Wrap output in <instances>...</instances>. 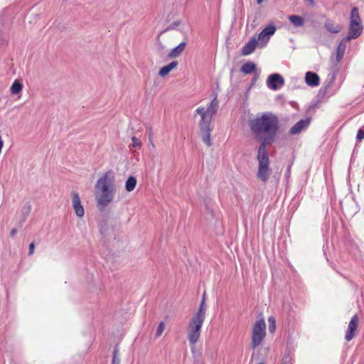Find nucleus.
<instances>
[{
	"mask_svg": "<svg viewBox=\"0 0 364 364\" xmlns=\"http://www.w3.org/2000/svg\"><path fill=\"white\" fill-rule=\"evenodd\" d=\"M350 23H361V20L359 15V11L357 7H353L350 11Z\"/></svg>",
	"mask_w": 364,
	"mask_h": 364,
	"instance_id": "b1692460",
	"label": "nucleus"
},
{
	"mask_svg": "<svg viewBox=\"0 0 364 364\" xmlns=\"http://www.w3.org/2000/svg\"><path fill=\"white\" fill-rule=\"evenodd\" d=\"M166 47L158 39L157 41V49L159 53H162L165 50Z\"/></svg>",
	"mask_w": 364,
	"mask_h": 364,
	"instance_id": "2f4dec72",
	"label": "nucleus"
},
{
	"mask_svg": "<svg viewBox=\"0 0 364 364\" xmlns=\"http://www.w3.org/2000/svg\"><path fill=\"white\" fill-rule=\"evenodd\" d=\"M165 329V323L164 321H161L158 326L156 331V337H160Z\"/></svg>",
	"mask_w": 364,
	"mask_h": 364,
	"instance_id": "cd10ccee",
	"label": "nucleus"
},
{
	"mask_svg": "<svg viewBox=\"0 0 364 364\" xmlns=\"http://www.w3.org/2000/svg\"><path fill=\"white\" fill-rule=\"evenodd\" d=\"M72 204L76 215L79 218L83 217L85 214L84 208L79 194L75 191L72 192Z\"/></svg>",
	"mask_w": 364,
	"mask_h": 364,
	"instance_id": "9b49d317",
	"label": "nucleus"
},
{
	"mask_svg": "<svg viewBox=\"0 0 364 364\" xmlns=\"http://www.w3.org/2000/svg\"><path fill=\"white\" fill-rule=\"evenodd\" d=\"M358 316L354 315L348 323V329L346 333L345 338L347 341H351L356 335L358 326Z\"/></svg>",
	"mask_w": 364,
	"mask_h": 364,
	"instance_id": "1a4fd4ad",
	"label": "nucleus"
},
{
	"mask_svg": "<svg viewBox=\"0 0 364 364\" xmlns=\"http://www.w3.org/2000/svg\"><path fill=\"white\" fill-rule=\"evenodd\" d=\"M309 118L301 119L290 129L289 133L292 135L299 134L301 131L306 129L309 127Z\"/></svg>",
	"mask_w": 364,
	"mask_h": 364,
	"instance_id": "ddd939ff",
	"label": "nucleus"
},
{
	"mask_svg": "<svg viewBox=\"0 0 364 364\" xmlns=\"http://www.w3.org/2000/svg\"><path fill=\"white\" fill-rule=\"evenodd\" d=\"M114 182L113 173L107 171L97 180L95 184V200L97 207L101 212L104 211L115 198L116 186Z\"/></svg>",
	"mask_w": 364,
	"mask_h": 364,
	"instance_id": "f03ea898",
	"label": "nucleus"
},
{
	"mask_svg": "<svg viewBox=\"0 0 364 364\" xmlns=\"http://www.w3.org/2000/svg\"><path fill=\"white\" fill-rule=\"evenodd\" d=\"M31 204L30 203H27L23 205V207L21 208V214H22V220L24 221L26 218L28 216L31 211Z\"/></svg>",
	"mask_w": 364,
	"mask_h": 364,
	"instance_id": "a878e982",
	"label": "nucleus"
},
{
	"mask_svg": "<svg viewBox=\"0 0 364 364\" xmlns=\"http://www.w3.org/2000/svg\"><path fill=\"white\" fill-rule=\"evenodd\" d=\"M257 364H264L263 363H257Z\"/></svg>",
	"mask_w": 364,
	"mask_h": 364,
	"instance_id": "4c0bfd02",
	"label": "nucleus"
},
{
	"mask_svg": "<svg viewBox=\"0 0 364 364\" xmlns=\"http://www.w3.org/2000/svg\"><path fill=\"white\" fill-rule=\"evenodd\" d=\"M34 248H35L34 243L33 242L30 243L28 255H32L33 254Z\"/></svg>",
	"mask_w": 364,
	"mask_h": 364,
	"instance_id": "473e14b6",
	"label": "nucleus"
},
{
	"mask_svg": "<svg viewBox=\"0 0 364 364\" xmlns=\"http://www.w3.org/2000/svg\"><path fill=\"white\" fill-rule=\"evenodd\" d=\"M266 336V324L263 318L257 320L252 326L251 347L255 349L259 346Z\"/></svg>",
	"mask_w": 364,
	"mask_h": 364,
	"instance_id": "39448f33",
	"label": "nucleus"
},
{
	"mask_svg": "<svg viewBox=\"0 0 364 364\" xmlns=\"http://www.w3.org/2000/svg\"><path fill=\"white\" fill-rule=\"evenodd\" d=\"M178 64L177 61H172L169 64L162 67L159 72V75L163 77H166L172 70L178 66Z\"/></svg>",
	"mask_w": 364,
	"mask_h": 364,
	"instance_id": "6ab92c4d",
	"label": "nucleus"
},
{
	"mask_svg": "<svg viewBox=\"0 0 364 364\" xmlns=\"http://www.w3.org/2000/svg\"><path fill=\"white\" fill-rule=\"evenodd\" d=\"M347 42H348V41H347L345 38H343L338 46L336 53V60L338 62H340L344 55L345 50L346 49Z\"/></svg>",
	"mask_w": 364,
	"mask_h": 364,
	"instance_id": "a211bd4d",
	"label": "nucleus"
},
{
	"mask_svg": "<svg viewBox=\"0 0 364 364\" xmlns=\"http://www.w3.org/2000/svg\"><path fill=\"white\" fill-rule=\"evenodd\" d=\"M117 350L114 349L112 356V364H120V359L117 357Z\"/></svg>",
	"mask_w": 364,
	"mask_h": 364,
	"instance_id": "c756f323",
	"label": "nucleus"
},
{
	"mask_svg": "<svg viewBox=\"0 0 364 364\" xmlns=\"http://www.w3.org/2000/svg\"><path fill=\"white\" fill-rule=\"evenodd\" d=\"M205 312H206V305H205V303L204 301V298H203L201 301L199 309H198L197 312L193 316L205 320Z\"/></svg>",
	"mask_w": 364,
	"mask_h": 364,
	"instance_id": "aec40b11",
	"label": "nucleus"
},
{
	"mask_svg": "<svg viewBox=\"0 0 364 364\" xmlns=\"http://www.w3.org/2000/svg\"><path fill=\"white\" fill-rule=\"evenodd\" d=\"M257 159L258 161V170L257 177L259 181L266 183L269 177L271 169L269 168V159L267 149L259 148Z\"/></svg>",
	"mask_w": 364,
	"mask_h": 364,
	"instance_id": "7ed1b4c3",
	"label": "nucleus"
},
{
	"mask_svg": "<svg viewBox=\"0 0 364 364\" xmlns=\"http://www.w3.org/2000/svg\"><path fill=\"white\" fill-rule=\"evenodd\" d=\"M136 179L134 176H129L125 183V189L128 192L134 191L136 186Z\"/></svg>",
	"mask_w": 364,
	"mask_h": 364,
	"instance_id": "5701e85b",
	"label": "nucleus"
},
{
	"mask_svg": "<svg viewBox=\"0 0 364 364\" xmlns=\"http://www.w3.org/2000/svg\"><path fill=\"white\" fill-rule=\"evenodd\" d=\"M210 124V123L204 122H200L199 123L201 139L208 146H210L212 145Z\"/></svg>",
	"mask_w": 364,
	"mask_h": 364,
	"instance_id": "9d476101",
	"label": "nucleus"
},
{
	"mask_svg": "<svg viewBox=\"0 0 364 364\" xmlns=\"http://www.w3.org/2000/svg\"><path fill=\"white\" fill-rule=\"evenodd\" d=\"M186 46V42H181L178 46L173 48L168 54V58H175L181 55Z\"/></svg>",
	"mask_w": 364,
	"mask_h": 364,
	"instance_id": "dca6fc26",
	"label": "nucleus"
},
{
	"mask_svg": "<svg viewBox=\"0 0 364 364\" xmlns=\"http://www.w3.org/2000/svg\"><path fill=\"white\" fill-rule=\"evenodd\" d=\"M362 26L361 23H350V28L348 31V33L345 39L350 41L351 39L357 38L362 33Z\"/></svg>",
	"mask_w": 364,
	"mask_h": 364,
	"instance_id": "f8f14e48",
	"label": "nucleus"
},
{
	"mask_svg": "<svg viewBox=\"0 0 364 364\" xmlns=\"http://www.w3.org/2000/svg\"><path fill=\"white\" fill-rule=\"evenodd\" d=\"M305 80L306 84L310 86H318L320 81L318 75L310 71L306 73Z\"/></svg>",
	"mask_w": 364,
	"mask_h": 364,
	"instance_id": "2eb2a0df",
	"label": "nucleus"
},
{
	"mask_svg": "<svg viewBox=\"0 0 364 364\" xmlns=\"http://www.w3.org/2000/svg\"><path fill=\"white\" fill-rule=\"evenodd\" d=\"M23 88V85L18 80H15L11 86V92L13 95L18 94Z\"/></svg>",
	"mask_w": 364,
	"mask_h": 364,
	"instance_id": "393cba45",
	"label": "nucleus"
},
{
	"mask_svg": "<svg viewBox=\"0 0 364 364\" xmlns=\"http://www.w3.org/2000/svg\"><path fill=\"white\" fill-rule=\"evenodd\" d=\"M132 146L133 148H136V149H140L141 148V143L136 136H132Z\"/></svg>",
	"mask_w": 364,
	"mask_h": 364,
	"instance_id": "c85d7f7f",
	"label": "nucleus"
},
{
	"mask_svg": "<svg viewBox=\"0 0 364 364\" xmlns=\"http://www.w3.org/2000/svg\"><path fill=\"white\" fill-rule=\"evenodd\" d=\"M269 322V331L272 333H274L276 330V321L273 316H269L268 318Z\"/></svg>",
	"mask_w": 364,
	"mask_h": 364,
	"instance_id": "bb28decb",
	"label": "nucleus"
},
{
	"mask_svg": "<svg viewBox=\"0 0 364 364\" xmlns=\"http://www.w3.org/2000/svg\"><path fill=\"white\" fill-rule=\"evenodd\" d=\"M248 124L254 139L260 143L259 148L267 149V146L274 141L279 130V120L272 112H264L250 119Z\"/></svg>",
	"mask_w": 364,
	"mask_h": 364,
	"instance_id": "f257e3e1",
	"label": "nucleus"
},
{
	"mask_svg": "<svg viewBox=\"0 0 364 364\" xmlns=\"http://www.w3.org/2000/svg\"><path fill=\"white\" fill-rule=\"evenodd\" d=\"M258 45L256 36H253L250 41L245 44L242 48L241 53L242 55H248L254 52L255 48Z\"/></svg>",
	"mask_w": 364,
	"mask_h": 364,
	"instance_id": "4468645a",
	"label": "nucleus"
},
{
	"mask_svg": "<svg viewBox=\"0 0 364 364\" xmlns=\"http://www.w3.org/2000/svg\"><path fill=\"white\" fill-rule=\"evenodd\" d=\"M276 26L271 23L268 26L265 27L258 35L257 38V43L259 42L264 46L267 44L269 39V36L273 35L276 31Z\"/></svg>",
	"mask_w": 364,
	"mask_h": 364,
	"instance_id": "0eeeda50",
	"label": "nucleus"
},
{
	"mask_svg": "<svg viewBox=\"0 0 364 364\" xmlns=\"http://www.w3.org/2000/svg\"><path fill=\"white\" fill-rule=\"evenodd\" d=\"M356 139L358 140V141H361L364 139V130L360 129L358 131V133H357V136H356Z\"/></svg>",
	"mask_w": 364,
	"mask_h": 364,
	"instance_id": "7c9ffc66",
	"label": "nucleus"
},
{
	"mask_svg": "<svg viewBox=\"0 0 364 364\" xmlns=\"http://www.w3.org/2000/svg\"><path fill=\"white\" fill-rule=\"evenodd\" d=\"M17 232V229L16 228H13L11 232H10V236L11 237H14V235L16 234Z\"/></svg>",
	"mask_w": 364,
	"mask_h": 364,
	"instance_id": "72a5a7b5",
	"label": "nucleus"
},
{
	"mask_svg": "<svg viewBox=\"0 0 364 364\" xmlns=\"http://www.w3.org/2000/svg\"><path fill=\"white\" fill-rule=\"evenodd\" d=\"M310 4L313 5L314 4V0H307Z\"/></svg>",
	"mask_w": 364,
	"mask_h": 364,
	"instance_id": "f704fd0d",
	"label": "nucleus"
},
{
	"mask_svg": "<svg viewBox=\"0 0 364 364\" xmlns=\"http://www.w3.org/2000/svg\"><path fill=\"white\" fill-rule=\"evenodd\" d=\"M205 293L203 294V299L204 298L205 299Z\"/></svg>",
	"mask_w": 364,
	"mask_h": 364,
	"instance_id": "e433bc0d",
	"label": "nucleus"
},
{
	"mask_svg": "<svg viewBox=\"0 0 364 364\" xmlns=\"http://www.w3.org/2000/svg\"><path fill=\"white\" fill-rule=\"evenodd\" d=\"M264 1V0H257V2L258 4H262Z\"/></svg>",
	"mask_w": 364,
	"mask_h": 364,
	"instance_id": "c9c22d12",
	"label": "nucleus"
},
{
	"mask_svg": "<svg viewBox=\"0 0 364 364\" xmlns=\"http://www.w3.org/2000/svg\"><path fill=\"white\" fill-rule=\"evenodd\" d=\"M325 28L327 31L332 33H338L341 31L343 27L341 25L338 23H336L334 21L331 20H327L325 22Z\"/></svg>",
	"mask_w": 364,
	"mask_h": 364,
	"instance_id": "f3484780",
	"label": "nucleus"
},
{
	"mask_svg": "<svg viewBox=\"0 0 364 364\" xmlns=\"http://www.w3.org/2000/svg\"><path fill=\"white\" fill-rule=\"evenodd\" d=\"M218 101L217 99V95L213 99L211 102L207 109L204 107H198L196 109V112L200 116L201 119L200 122H204L210 123L213 119V116L216 114L218 109Z\"/></svg>",
	"mask_w": 364,
	"mask_h": 364,
	"instance_id": "423d86ee",
	"label": "nucleus"
},
{
	"mask_svg": "<svg viewBox=\"0 0 364 364\" xmlns=\"http://www.w3.org/2000/svg\"><path fill=\"white\" fill-rule=\"evenodd\" d=\"M204 321L194 316L190 319L186 329L187 338L190 344L194 346L199 341Z\"/></svg>",
	"mask_w": 364,
	"mask_h": 364,
	"instance_id": "20e7f679",
	"label": "nucleus"
},
{
	"mask_svg": "<svg viewBox=\"0 0 364 364\" xmlns=\"http://www.w3.org/2000/svg\"><path fill=\"white\" fill-rule=\"evenodd\" d=\"M289 20L296 27H301L304 24V18L300 16H289Z\"/></svg>",
	"mask_w": 364,
	"mask_h": 364,
	"instance_id": "412c9836",
	"label": "nucleus"
},
{
	"mask_svg": "<svg viewBox=\"0 0 364 364\" xmlns=\"http://www.w3.org/2000/svg\"><path fill=\"white\" fill-rule=\"evenodd\" d=\"M256 70V65L254 63L251 61H248L243 64V65L241 67V72H242L245 74H250L252 72H254Z\"/></svg>",
	"mask_w": 364,
	"mask_h": 364,
	"instance_id": "4be33fe9",
	"label": "nucleus"
},
{
	"mask_svg": "<svg viewBox=\"0 0 364 364\" xmlns=\"http://www.w3.org/2000/svg\"><path fill=\"white\" fill-rule=\"evenodd\" d=\"M284 85V79L278 74L274 73L270 75L267 80V85L273 90H277Z\"/></svg>",
	"mask_w": 364,
	"mask_h": 364,
	"instance_id": "6e6552de",
	"label": "nucleus"
}]
</instances>
